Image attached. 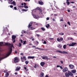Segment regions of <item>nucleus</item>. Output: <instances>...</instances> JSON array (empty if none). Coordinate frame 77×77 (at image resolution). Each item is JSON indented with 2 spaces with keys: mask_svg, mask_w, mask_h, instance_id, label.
<instances>
[{
  "mask_svg": "<svg viewBox=\"0 0 77 77\" xmlns=\"http://www.w3.org/2000/svg\"><path fill=\"white\" fill-rule=\"evenodd\" d=\"M5 45H8L9 47L8 49V52L6 53H5L3 54V56H6V57H8V56H10V54L12 53V48L14 46L13 45H11V43H5Z\"/></svg>",
  "mask_w": 77,
  "mask_h": 77,
  "instance_id": "nucleus-1",
  "label": "nucleus"
},
{
  "mask_svg": "<svg viewBox=\"0 0 77 77\" xmlns=\"http://www.w3.org/2000/svg\"><path fill=\"white\" fill-rule=\"evenodd\" d=\"M72 76L73 75V74L71 72L69 71L68 73L66 72L65 73V76L66 77H69V76Z\"/></svg>",
  "mask_w": 77,
  "mask_h": 77,
  "instance_id": "nucleus-2",
  "label": "nucleus"
},
{
  "mask_svg": "<svg viewBox=\"0 0 77 77\" xmlns=\"http://www.w3.org/2000/svg\"><path fill=\"white\" fill-rule=\"evenodd\" d=\"M57 52H59L60 53H63V54H68L69 53L68 52H66L65 51H60L57 50L56 51Z\"/></svg>",
  "mask_w": 77,
  "mask_h": 77,
  "instance_id": "nucleus-3",
  "label": "nucleus"
},
{
  "mask_svg": "<svg viewBox=\"0 0 77 77\" xmlns=\"http://www.w3.org/2000/svg\"><path fill=\"white\" fill-rule=\"evenodd\" d=\"M14 63H17V62H18L20 61V59L16 57L14 58Z\"/></svg>",
  "mask_w": 77,
  "mask_h": 77,
  "instance_id": "nucleus-4",
  "label": "nucleus"
},
{
  "mask_svg": "<svg viewBox=\"0 0 77 77\" xmlns=\"http://www.w3.org/2000/svg\"><path fill=\"white\" fill-rule=\"evenodd\" d=\"M17 38V37L15 35H13L12 36V41H13V43L15 42V38Z\"/></svg>",
  "mask_w": 77,
  "mask_h": 77,
  "instance_id": "nucleus-5",
  "label": "nucleus"
},
{
  "mask_svg": "<svg viewBox=\"0 0 77 77\" xmlns=\"http://www.w3.org/2000/svg\"><path fill=\"white\" fill-rule=\"evenodd\" d=\"M75 44H77V43H72L71 44H69V46L70 47H74Z\"/></svg>",
  "mask_w": 77,
  "mask_h": 77,
  "instance_id": "nucleus-6",
  "label": "nucleus"
},
{
  "mask_svg": "<svg viewBox=\"0 0 77 77\" xmlns=\"http://www.w3.org/2000/svg\"><path fill=\"white\" fill-rule=\"evenodd\" d=\"M33 22H30V23H29L28 25V28L29 29H30V27L32 26V24H33Z\"/></svg>",
  "mask_w": 77,
  "mask_h": 77,
  "instance_id": "nucleus-7",
  "label": "nucleus"
},
{
  "mask_svg": "<svg viewBox=\"0 0 77 77\" xmlns=\"http://www.w3.org/2000/svg\"><path fill=\"white\" fill-rule=\"evenodd\" d=\"M3 54H2V56H5V57H2L1 58H0V61H1V60H3V59H6V58H7V57H6V56H3Z\"/></svg>",
  "mask_w": 77,
  "mask_h": 77,
  "instance_id": "nucleus-8",
  "label": "nucleus"
},
{
  "mask_svg": "<svg viewBox=\"0 0 77 77\" xmlns=\"http://www.w3.org/2000/svg\"><path fill=\"white\" fill-rule=\"evenodd\" d=\"M68 70V69L67 67H65V68L63 70V72H66Z\"/></svg>",
  "mask_w": 77,
  "mask_h": 77,
  "instance_id": "nucleus-9",
  "label": "nucleus"
},
{
  "mask_svg": "<svg viewBox=\"0 0 77 77\" xmlns=\"http://www.w3.org/2000/svg\"><path fill=\"white\" fill-rule=\"evenodd\" d=\"M38 4L41 5H44V3L42 2L41 0H40V1H38Z\"/></svg>",
  "mask_w": 77,
  "mask_h": 77,
  "instance_id": "nucleus-10",
  "label": "nucleus"
},
{
  "mask_svg": "<svg viewBox=\"0 0 77 77\" xmlns=\"http://www.w3.org/2000/svg\"><path fill=\"white\" fill-rule=\"evenodd\" d=\"M45 64V62H41L40 63V65L42 66H43Z\"/></svg>",
  "mask_w": 77,
  "mask_h": 77,
  "instance_id": "nucleus-11",
  "label": "nucleus"
},
{
  "mask_svg": "<svg viewBox=\"0 0 77 77\" xmlns=\"http://www.w3.org/2000/svg\"><path fill=\"white\" fill-rule=\"evenodd\" d=\"M44 73L43 72H42L41 74H40L39 76L40 77H44Z\"/></svg>",
  "mask_w": 77,
  "mask_h": 77,
  "instance_id": "nucleus-12",
  "label": "nucleus"
},
{
  "mask_svg": "<svg viewBox=\"0 0 77 77\" xmlns=\"http://www.w3.org/2000/svg\"><path fill=\"white\" fill-rule=\"evenodd\" d=\"M42 59H44V60H45V59H48V57L47 56H45L44 57H42Z\"/></svg>",
  "mask_w": 77,
  "mask_h": 77,
  "instance_id": "nucleus-13",
  "label": "nucleus"
},
{
  "mask_svg": "<svg viewBox=\"0 0 77 77\" xmlns=\"http://www.w3.org/2000/svg\"><path fill=\"white\" fill-rule=\"evenodd\" d=\"M74 66L72 64H70L69 65V67H70V68H71L72 69H73V68H74Z\"/></svg>",
  "mask_w": 77,
  "mask_h": 77,
  "instance_id": "nucleus-14",
  "label": "nucleus"
},
{
  "mask_svg": "<svg viewBox=\"0 0 77 77\" xmlns=\"http://www.w3.org/2000/svg\"><path fill=\"white\" fill-rule=\"evenodd\" d=\"M35 58V57L33 56V57H31L29 56L28 57V59H34Z\"/></svg>",
  "mask_w": 77,
  "mask_h": 77,
  "instance_id": "nucleus-15",
  "label": "nucleus"
},
{
  "mask_svg": "<svg viewBox=\"0 0 77 77\" xmlns=\"http://www.w3.org/2000/svg\"><path fill=\"white\" fill-rule=\"evenodd\" d=\"M20 69V67L18 66L16 68L15 71H19Z\"/></svg>",
  "mask_w": 77,
  "mask_h": 77,
  "instance_id": "nucleus-16",
  "label": "nucleus"
},
{
  "mask_svg": "<svg viewBox=\"0 0 77 77\" xmlns=\"http://www.w3.org/2000/svg\"><path fill=\"white\" fill-rule=\"evenodd\" d=\"M70 0H66V3L67 4V5H68L70 4V2H69V1Z\"/></svg>",
  "mask_w": 77,
  "mask_h": 77,
  "instance_id": "nucleus-17",
  "label": "nucleus"
},
{
  "mask_svg": "<svg viewBox=\"0 0 77 77\" xmlns=\"http://www.w3.org/2000/svg\"><path fill=\"white\" fill-rule=\"evenodd\" d=\"M3 45H3V42H0V46H3Z\"/></svg>",
  "mask_w": 77,
  "mask_h": 77,
  "instance_id": "nucleus-18",
  "label": "nucleus"
},
{
  "mask_svg": "<svg viewBox=\"0 0 77 77\" xmlns=\"http://www.w3.org/2000/svg\"><path fill=\"white\" fill-rule=\"evenodd\" d=\"M11 4H13L14 6H15V5H16V3H15V1H13L12 3H11Z\"/></svg>",
  "mask_w": 77,
  "mask_h": 77,
  "instance_id": "nucleus-19",
  "label": "nucleus"
},
{
  "mask_svg": "<svg viewBox=\"0 0 77 77\" xmlns=\"http://www.w3.org/2000/svg\"><path fill=\"white\" fill-rule=\"evenodd\" d=\"M72 73H75L76 72V70H73L72 71Z\"/></svg>",
  "mask_w": 77,
  "mask_h": 77,
  "instance_id": "nucleus-20",
  "label": "nucleus"
},
{
  "mask_svg": "<svg viewBox=\"0 0 77 77\" xmlns=\"http://www.w3.org/2000/svg\"><path fill=\"white\" fill-rule=\"evenodd\" d=\"M24 69L26 70V71H29V69H27V67L24 66Z\"/></svg>",
  "mask_w": 77,
  "mask_h": 77,
  "instance_id": "nucleus-21",
  "label": "nucleus"
},
{
  "mask_svg": "<svg viewBox=\"0 0 77 77\" xmlns=\"http://www.w3.org/2000/svg\"><path fill=\"white\" fill-rule=\"evenodd\" d=\"M45 27H46L47 28H48V27H50V24H47L46 25H45Z\"/></svg>",
  "mask_w": 77,
  "mask_h": 77,
  "instance_id": "nucleus-22",
  "label": "nucleus"
},
{
  "mask_svg": "<svg viewBox=\"0 0 77 77\" xmlns=\"http://www.w3.org/2000/svg\"><path fill=\"white\" fill-rule=\"evenodd\" d=\"M5 75L6 77H8L9 75V74L8 73V72H6L5 74Z\"/></svg>",
  "mask_w": 77,
  "mask_h": 77,
  "instance_id": "nucleus-23",
  "label": "nucleus"
},
{
  "mask_svg": "<svg viewBox=\"0 0 77 77\" xmlns=\"http://www.w3.org/2000/svg\"><path fill=\"white\" fill-rule=\"evenodd\" d=\"M57 47H58V48H62V46L60 45H58Z\"/></svg>",
  "mask_w": 77,
  "mask_h": 77,
  "instance_id": "nucleus-24",
  "label": "nucleus"
},
{
  "mask_svg": "<svg viewBox=\"0 0 77 77\" xmlns=\"http://www.w3.org/2000/svg\"><path fill=\"white\" fill-rule=\"evenodd\" d=\"M63 47L64 49H66V45H64L63 46Z\"/></svg>",
  "mask_w": 77,
  "mask_h": 77,
  "instance_id": "nucleus-25",
  "label": "nucleus"
},
{
  "mask_svg": "<svg viewBox=\"0 0 77 77\" xmlns=\"http://www.w3.org/2000/svg\"><path fill=\"white\" fill-rule=\"evenodd\" d=\"M22 11H25V12H27V11H28V9H23L22 10Z\"/></svg>",
  "mask_w": 77,
  "mask_h": 77,
  "instance_id": "nucleus-26",
  "label": "nucleus"
},
{
  "mask_svg": "<svg viewBox=\"0 0 77 77\" xmlns=\"http://www.w3.org/2000/svg\"><path fill=\"white\" fill-rule=\"evenodd\" d=\"M24 8H25L26 9H28V8H29V7H28V6H27L26 5H24Z\"/></svg>",
  "mask_w": 77,
  "mask_h": 77,
  "instance_id": "nucleus-27",
  "label": "nucleus"
},
{
  "mask_svg": "<svg viewBox=\"0 0 77 77\" xmlns=\"http://www.w3.org/2000/svg\"><path fill=\"white\" fill-rule=\"evenodd\" d=\"M29 61H26L25 62V63L26 65H27L29 63Z\"/></svg>",
  "mask_w": 77,
  "mask_h": 77,
  "instance_id": "nucleus-28",
  "label": "nucleus"
},
{
  "mask_svg": "<svg viewBox=\"0 0 77 77\" xmlns=\"http://www.w3.org/2000/svg\"><path fill=\"white\" fill-rule=\"evenodd\" d=\"M59 35H64V33H63V32L60 33H59Z\"/></svg>",
  "mask_w": 77,
  "mask_h": 77,
  "instance_id": "nucleus-29",
  "label": "nucleus"
},
{
  "mask_svg": "<svg viewBox=\"0 0 77 77\" xmlns=\"http://www.w3.org/2000/svg\"><path fill=\"white\" fill-rule=\"evenodd\" d=\"M39 11H40V12H41V14H42V9H40L39 10Z\"/></svg>",
  "mask_w": 77,
  "mask_h": 77,
  "instance_id": "nucleus-30",
  "label": "nucleus"
},
{
  "mask_svg": "<svg viewBox=\"0 0 77 77\" xmlns=\"http://www.w3.org/2000/svg\"><path fill=\"white\" fill-rule=\"evenodd\" d=\"M42 30H43V31H45V29L44 28L42 27L41 28Z\"/></svg>",
  "mask_w": 77,
  "mask_h": 77,
  "instance_id": "nucleus-31",
  "label": "nucleus"
},
{
  "mask_svg": "<svg viewBox=\"0 0 77 77\" xmlns=\"http://www.w3.org/2000/svg\"><path fill=\"white\" fill-rule=\"evenodd\" d=\"M57 41H58V42H60V40L59 38H57Z\"/></svg>",
  "mask_w": 77,
  "mask_h": 77,
  "instance_id": "nucleus-32",
  "label": "nucleus"
},
{
  "mask_svg": "<svg viewBox=\"0 0 77 77\" xmlns=\"http://www.w3.org/2000/svg\"><path fill=\"white\" fill-rule=\"evenodd\" d=\"M23 59L24 60H26V57L23 56Z\"/></svg>",
  "mask_w": 77,
  "mask_h": 77,
  "instance_id": "nucleus-33",
  "label": "nucleus"
},
{
  "mask_svg": "<svg viewBox=\"0 0 77 77\" xmlns=\"http://www.w3.org/2000/svg\"><path fill=\"white\" fill-rule=\"evenodd\" d=\"M21 43H19V47H21Z\"/></svg>",
  "mask_w": 77,
  "mask_h": 77,
  "instance_id": "nucleus-34",
  "label": "nucleus"
},
{
  "mask_svg": "<svg viewBox=\"0 0 77 77\" xmlns=\"http://www.w3.org/2000/svg\"><path fill=\"white\" fill-rule=\"evenodd\" d=\"M63 39L62 37H61L60 38V41H62V40H63Z\"/></svg>",
  "mask_w": 77,
  "mask_h": 77,
  "instance_id": "nucleus-35",
  "label": "nucleus"
},
{
  "mask_svg": "<svg viewBox=\"0 0 77 77\" xmlns=\"http://www.w3.org/2000/svg\"><path fill=\"white\" fill-rule=\"evenodd\" d=\"M60 21H63V17H62V19H60Z\"/></svg>",
  "mask_w": 77,
  "mask_h": 77,
  "instance_id": "nucleus-36",
  "label": "nucleus"
},
{
  "mask_svg": "<svg viewBox=\"0 0 77 77\" xmlns=\"http://www.w3.org/2000/svg\"><path fill=\"white\" fill-rule=\"evenodd\" d=\"M34 16L35 17V18H36V19H37V18H38V17H36V15L35 14H33Z\"/></svg>",
  "mask_w": 77,
  "mask_h": 77,
  "instance_id": "nucleus-37",
  "label": "nucleus"
},
{
  "mask_svg": "<svg viewBox=\"0 0 77 77\" xmlns=\"http://www.w3.org/2000/svg\"><path fill=\"white\" fill-rule=\"evenodd\" d=\"M35 49H39V50H43L42 49L39 48H35Z\"/></svg>",
  "mask_w": 77,
  "mask_h": 77,
  "instance_id": "nucleus-38",
  "label": "nucleus"
},
{
  "mask_svg": "<svg viewBox=\"0 0 77 77\" xmlns=\"http://www.w3.org/2000/svg\"><path fill=\"white\" fill-rule=\"evenodd\" d=\"M34 68H36V64H35V66H34Z\"/></svg>",
  "mask_w": 77,
  "mask_h": 77,
  "instance_id": "nucleus-39",
  "label": "nucleus"
},
{
  "mask_svg": "<svg viewBox=\"0 0 77 77\" xmlns=\"http://www.w3.org/2000/svg\"><path fill=\"white\" fill-rule=\"evenodd\" d=\"M23 45L26 44V41H23Z\"/></svg>",
  "mask_w": 77,
  "mask_h": 77,
  "instance_id": "nucleus-40",
  "label": "nucleus"
},
{
  "mask_svg": "<svg viewBox=\"0 0 77 77\" xmlns=\"http://www.w3.org/2000/svg\"><path fill=\"white\" fill-rule=\"evenodd\" d=\"M7 71H8V70H5L4 71V72H5V73H6V72H7Z\"/></svg>",
  "mask_w": 77,
  "mask_h": 77,
  "instance_id": "nucleus-41",
  "label": "nucleus"
},
{
  "mask_svg": "<svg viewBox=\"0 0 77 77\" xmlns=\"http://www.w3.org/2000/svg\"><path fill=\"white\" fill-rule=\"evenodd\" d=\"M43 44H47V42H46V41H44V42L43 43Z\"/></svg>",
  "mask_w": 77,
  "mask_h": 77,
  "instance_id": "nucleus-42",
  "label": "nucleus"
},
{
  "mask_svg": "<svg viewBox=\"0 0 77 77\" xmlns=\"http://www.w3.org/2000/svg\"><path fill=\"white\" fill-rule=\"evenodd\" d=\"M67 24H68L69 26H71V25L70 24V22H67Z\"/></svg>",
  "mask_w": 77,
  "mask_h": 77,
  "instance_id": "nucleus-43",
  "label": "nucleus"
},
{
  "mask_svg": "<svg viewBox=\"0 0 77 77\" xmlns=\"http://www.w3.org/2000/svg\"><path fill=\"white\" fill-rule=\"evenodd\" d=\"M40 8L39 7H38L37 8H36V9H37V10H39Z\"/></svg>",
  "mask_w": 77,
  "mask_h": 77,
  "instance_id": "nucleus-44",
  "label": "nucleus"
},
{
  "mask_svg": "<svg viewBox=\"0 0 77 77\" xmlns=\"http://www.w3.org/2000/svg\"><path fill=\"white\" fill-rule=\"evenodd\" d=\"M55 7H56L57 9L58 10H59V8H58V7H57L56 6H55Z\"/></svg>",
  "mask_w": 77,
  "mask_h": 77,
  "instance_id": "nucleus-45",
  "label": "nucleus"
},
{
  "mask_svg": "<svg viewBox=\"0 0 77 77\" xmlns=\"http://www.w3.org/2000/svg\"><path fill=\"white\" fill-rule=\"evenodd\" d=\"M36 36H37V37H39V36H40V35L39 34H37Z\"/></svg>",
  "mask_w": 77,
  "mask_h": 77,
  "instance_id": "nucleus-46",
  "label": "nucleus"
},
{
  "mask_svg": "<svg viewBox=\"0 0 77 77\" xmlns=\"http://www.w3.org/2000/svg\"><path fill=\"white\" fill-rule=\"evenodd\" d=\"M31 30H33L34 29V28H33V27H31Z\"/></svg>",
  "mask_w": 77,
  "mask_h": 77,
  "instance_id": "nucleus-47",
  "label": "nucleus"
},
{
  "mask_svg": "<svg viewBox=\"0 0 77 77\" xmlns=\"http://www.w3.org/2000/svg\"><path fill=\"white\" fill-rule=\"evenodd\" d=\"M46 20H50V18H49V17H47L46 18Z\"/></svg>",
  "mask_w": 77,
  "mask_h": 77,
  "instance_id": "nucleus-48",
  "label": "nucleus"
},
{
  "mask_svg": "<svg viewBox=\"0 0 77 77\" xmlns=\"http://www.w3.org/2000/svg\"><path fill=\"white\" fill-rule=\"evenodd\" d=\"M20 42H21L22 44H23V40L20 39Z\"/></svg>",
  "mask_w": 77,
  "mask_h": 77,
  "instance_id": "nucleus-49",
  "label": "nucleus"
},
{
  "mask_svg": "<svg viewBox=\"0 0 77 77\" xmlns=\"http://www.w3.org/2000/svg\"><path fill=\"white\" fill-rule=\"evenodd\" d=\"M20 55H21L22 56H24V54H23V53H21Z\"/></svg>",
  "mask_w": 77,
  "mask_h": 77,
  "instance_id": "nucleus-50",
  "label": "nucleus"
},
{
  "mask_svg": "<svg viewBox=\"0 0 77 77\" xmlns=\"http://www.w3.org/2000/svg\"><path fill=\"white\" fill-rule=\"evenodd\" d=\"M60 62L61 63H62V64H63V61H60Z\"/></svg>",
  "mask_w": 77,
  "mask_h": 77,
  "instance_id": "nucleus-51",
  "label": "nucleus"
},
{
  "mask_svg": "<svg viewBox=\"0 0 77 77\" xmlns=\"http://www.w3.org/2000/svg\"><path fill=\"white\" fill-rule=\"evenodd\" d=\"M32 48H35V47H36V46H35V45L32 46Z\"/></svg>",
  "mask_w": 77,
  "mask_h": 77,
  "instance_id": "nucleus-52",
  "label": "nucleus"
},
{
  "mask_svg": "<svg viewBox=\"0 0 77 77\" xmlns=\"http://www.w3.org/2000/svg\"><path fill=\"white\" fill-rule=\"evenodd\" d=\"M14 9L15 10H17V7H14Z\"/></svg>",
  "mask_w": 77,
  "mask_h": 77,
  "instance_id": "nucleus-53",
  "label": "nucleus"
},
{
  "mask_svg": "<svg viewBox=\"0 0 77 77\" xmlns=\"http://www.w3.org/2000/svg\"><path fill=\"white\" fill-rule=\"evenodd\" d=\"M21 60H24V58H23V57H21Z\"/></svg>",
  "mask_w": 77,
  "mask_h": 77,
  "instance_id": "nucleus-54",
  "label": "nucleus"
},
{
  "mask_svg": "<svg viewBox=\"0 0 77 77\" xmlns=\"http://www.w3.org/2000/svg\"><path fill=\"white\" fill-rule=\"evenodd\" d=\"M10 7L11 8H13V6L11 5H10Z\"/></svg>",
  "mask_w": 77,
  "mask_h": 77,
  "instance_id": "nucleus-55",
  "label": "nucleus"
},
{
  "mask_svg": "<svg viewBox=\"0 0 77 77\" xmlns=\"http://www.w3.org/2000/svg\"><path fill=\"white\" fill-rule=\"evenodd\" d=\"M53 21H56V20H55V19L53 18L52 19Z\"/></svg>",
  "mask_w": 77,
  "mask_h": 77,
  "instance_id": "nucleus-56",
  "label": "nucleus"
},
{
  "mask_svg": "<svg viewBox=\"0 0 77 77\" xmlns=\"http://www.w3.org/2000/svg\"><path fill=\"white\" fill-rule=\"evenodd\" d=\"M60 69H63V67H62V66H60Z\"/></svg>",
  "mask_w": 77,
  "mask_h": 77,
  "instance_id": "nucleus-57",
  "label": "nucleus"
},
{
  "mask_svg": "<svg viewBox=\"0 0 77 77\" xmlns=\"http://www.w3.org/2000/svg\"><path fill=\"white\" fill-rule=\"evenodd\" d=\"M14 74L15 75H17L18 74V73L16 72H15Z\"/></svg>",
  "mask_w": 77,
  "mask_h": 77,
  "instance_id": "nucleus-58",
  "label": "nucleus"
},
{
  "mask_svg": "<svg viewBox=\"0 0 77 77\" xmlns=\"http://www.w3.org/2000/svg\"><path fill=\"white\" fill-rule=\"evenodd\" d=\"M60 66H59V65H57V68H58V67H60Z\"/></svg>",
  "mask_w": 77,
  "mask_h": 77,
  "instance_id": "nucleus-59",
  "label": "nucleus"
},
{
  "mask_svg": "<svg viewBox=\"0 0 77 77\" xmlns=\"http://www.w3.org/2000/svg\"><path fill=\"white\" fill-rule=\"evenodd\" d=\"M72 8H75L76 7H75V6H72Z\"/></svg>",
  "mask_w": 77,
  "mask_h": 77,
  "instance_id": "nucleus-60",
  "label": "nucleus"
},
{
  "mask_svg": "<svg viewBox=\"0 0 77 77\" xmlns=\"http://www.w3.org/2000/svg\"><path fill=\"white\" fill-rule=\"evenodd\" d=\"M9 1L10 2H12L13 1V0H9Z\"/></svg>",
  "mask_w": 77,
  "mask_h": 77,
  "instance_id": "nucleus-61",
  "label": "nucleus"
},
{
  "mask_svg": "<svg viewBox=\"0 0 77 77\" xmlns=\"http://www.w3.org/2000/svg\"><path fill=\"white\" fill-rule=\"evenodd\" d=\"M71 3H74V2H70Z\"/></svg>",
  "mask_w": 77,
  "mask_h": 77,
  "instance_id": "nucleus-62",
  "label": "nucleus"
},
{
  "mask_svg": "<svg viewBox=\"0 0 77 77\" xmlns=\"http://www.w3.org/2000/svg\"><path fill=\"white\" fill-rule=\"evenodd\" d=\"M15 53H16V54H17V51H15Z\"/></svg>",
  "mask_w": 77,
  "mask_h": 77,
  "instance_id": "nucleus-63",
  "label": "nucleus"
},
{
  "mask_svg": "<svg viewBox=\"0 0 77 77\" xmlns=\"http://www.w3.org/2000/svg\"><path fill=\"white\" fill-rule=\"evenodd\" d=\"M45 77H48V75H46Z\"/></svg>",
  "mask_w": 77,
  "mask_h": 77,
  "instance_id": "nucleus-64",
  "label": "nucleus"
}]
</instances>
